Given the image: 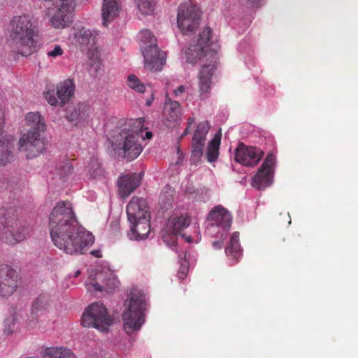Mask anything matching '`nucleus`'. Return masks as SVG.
Listing matches in <instances>:
<instances>
[{
  "label": "nucleus",
  "mask_w": 358,
  "mask_h": 358,
  "mask_svg": "<svg viewBox=\"0 0 358 358\" xmlns=\"http://www.w3.org/2000/svg\"><path fill=\"white\" fill-rule=\"evenodd\" d=\"M49 229L54 245L69 255L83 254L94 243L93 235L79 224L69 201H59L53 208Z\"/></svg>",
  "instance_id": "obj_1"
},
{
  "label": "nucleus",
  "mask_w": 358,
  "mask_h": 358,
  "mask_svg": "<svg viewBox=\"0 0 358 358\" xmlns=\"http://www.w3.org/2000/svg\"><path fill=\"white\" fill-rule=\"evenodd\" d=\"M127 215L130 223V231L127 235L134 241L148 238L150 231V213L147 201L134 196L127 206Z\"/></svg>",
  "instance_id": "obj_2"
},
{
  "label": "nucleus",
  "mask_w": 358,
  "mask_h": 358,
  "mask_svg": "<svg viewBox=\"0 0 358 358\" xmlns=\"http://www.w3.org/2000/svg\"><path fill=\"white\" fill-rule=\"evenodd\" d=\"M10 35L17 52L22 56H28L34 52L36 26L29 15L15 16L10 24Z\"/></svg>",
  "instance_id": "obj_3"
},
{
  "label": "nucleus",
  "mask_w": 358,
  "mask_h": 358,
  "mask_svg": "<svg viewBox=\"0 0 358 358\" xmlns=\"http://www.w3.org/2000/svg\"><path fill=\"white\" fill-rule=\"evenodd\" d=\"M141 127V120H130L116 136L113 145L119 156L127 161H132L141 153L143 147L138 142Z\"/></svg>",
  "instance_id": "obj_4"
},
{
  "label": "nucleus",
  "mask_w": 358,
  "mask_h": 358,
  "mask_svg": "<svg viewBox=\"0 0 358 358\" xmlns=\"http://www.w3.org/2000/svg\"><path fill=\"white\" fill-rule=\"evenodd\" d=\"M146 303L143 293L138 290L132 291L130 294L127 309L122 313L124 327L127 334L139 330L145 322Z\"/></svg>",
  "instance_id": "obj_5"
},
{
  "label": "nucleus",
  "mask_w": 358,
  "mask_h": 358,
  "mask_svg": "<svg viewBox=\"0 0 358 358\" xmlns=\"http://www.w3.org/2000/svg\"><path fill=\"white\" fill-rule=\"evenodd\" d=\"M219 50L220 45L213 41L212 30L208 27L199 34L196 43L191 44L185 50L187 62L195 64L203 57L214 58Z\"/></svg>",
  "instance_id": "obj_6"
},
{
  "label": "nucleus",
  "mask_w": 358,
  "mask_h": 358,
  "mask_svg": "<svg viewBox=\"0 0 358 358\" xmlns=\"http://www.w3.org/2000/svg\"><path fill=\"white\" fill-rule=\"evenodd\" d=\"M29 229L20 225L10 212L0 208V238L8 244L15 245L27 238Z\"/></svg>",
  "instance_id": "obj_7"
},
{
  "label": "nucleus",
  "mask_w": 358,
  "mask_h": 358,
  "mask_svg": "<svg viewBox=\"0 0 358 358\" xmlns=\"http://www.w3.org/2000/svg\"><path fill=\"white\" fill-rule=\"evenodd\" d=\"M113 322V320L108 315L106 306L99 302L90 305L81 319L84 327H94L101 331H107Z\"/></svg>",
  "instance_id": "obj_8"
},
{
  "label": "nucleus",
  "mask_w": 358,
  "mask_h": 358,
  "mask_svg": "<svg viewBox=\"0 0 358 358\" xmlns=\"http://www.w3.org/2000/svg\"><path fill=\"white\" fill-rule=\"evenodd\" d=\"M201 11L196 5L185 3L178 8L177 24L183 34H192L201 20Z\"/></svg>",
  "instance_id": "obj_9"
},
{
  "label": "nucleus",
  "mask_w": 358,
  "mask_h": 358,
  "mask_svg": "<svg viewBox=\"0 0 358 358\" xmlns=\"http://www.w3.org/2000/svg\"><path fill=\"white\" fill-rule=\"evenodd\" d=\"M45 6L48 9L55 6L57 13L50 19L51 24L55 28H64L71 22L69 13L73 9L74 0H44Z\"/></svg>",
  "instance_id": "obj_10"
},
{
  "label": "nucleus",
  "mask_w": 358,
  "mask_h": 358,
  "mask_svg": "<svg viewBox=\"0 0 358 358\" xmlns=\"http://www.w3.org/2000/svg\"><path fill=\"white\" fill-rule=\"evenodd\" d=\"M75 85L72 80L67 79L57 85L56 92L54 90L43 92L45 99L51 106H63L68 103L73 96Z\"/></svg>",
  "instance_id": "obj_11"
},
{
  "label": "nucleus",
  "mask_w": 358,
  "mask_h": 358,
  "mask_svg": "<svg viewBox=\"0 0 358 358\" xmlns=\"http://www.w3.org/2000/svg\"><path fill=\"white\" fill-rule=\"evenodd\" d=\"M208 220L209 222L208 229L213 231L215 228L218 227L219 230L217 234H221V238H222L227 235V231L231 224L232 217L225 208L216 206L209 213Z\"/></svg>",
  "instance_id": "obj_12"
},
{
  "label": "nucleus",
  "mask_w": 358,
  "mask_h": 358,
  "mask_svg": "<svg viewBox=\"0 0 358 358\" xmlns=\"http://www.w3.org/2000/svg\"><path fill=\"white\" fill-rule=\"evenodd\" d=\"M38 130L29 129L19 141V149L30 152L31 157H36L45 150V143L41 138Z\"/></svg>",
  "instance_id": "obj_13"
},
{
  "label": "nucleus",
  "mask_w": 358,
  "mask_h": 358,
  "mask_svg": "<svg viewBox=\"0 0 358 358\" xmlns=\"http://www.w3.org/2000/svg\"><path fill=\"white\" fill-rule=\"evenodd\" d=\"M264 152L257 147L246 146L239 143L235 150V160L246 166L256 165L262 158Z\"/></svg>",
  "instance_id": "obj_14"
},
{
  "label": "nucleus",
  "mask_w": 358,
  "mask_h": 358,
  "mask_svg": "<svg viewBox=\"0 0 358 358\" xmlns=\"http://www.w3.org/2000/svg\"><path fill=\"white\" fill-rule=\"evenodd\" d=\"M17 287V275L8 265L0 266V295L3 297L13 294Z\"/></svg>",
  "instance_id": "obj_15"
},
{
  "label": "nucleus",
  "mask_w": 358,
  "mask_h": 358,
  "mask_svg": "<svg viewBox=\"0 0 358 358\" xmlns=\"http://www.w3.org/2000/svg\"><path fill=\"white\" fill-rule=\"evenodd\" d=\"M145 67L150 71H159L166 63V53L159 50L157 45H151L150 48H142Z\"/></svg>",
  "instance_id": "obj_16"
},
{
  "label": "nucleus",
  "mask_w": 358,
  "mask_h": 358,
  "mask_svg": "<svg viewBox=\"0 0 358 358\" xmlns=\"http://www.w3.org/2000/svg\"><path fill=\"white\" fill-rule=\"evenodd\" d=\"M98 34L96 31L87 29L84 27L78 28L74 33L75 38L80 46L83 52H87L92 56H96L97 54L96 36Z\"/></svg>",
  "instance_id": "obj_17"
},
{
  "label": "nucleus",
  "mask_w": 358,
  "mask_h": 358,
  "mask_svg": "<svg viewBox=\"0 0 358 358\" xmlns=\"http://www.w3.org/2000/svg\"><path fill=\"white\" fill-rule=\"evenodd\" d=\"M92 286L99 292L113 290L120 282L114 273L109 270L97 271Z\"/></svg>",
  "instance_id": "obj_18"
},
{
  "label": "nucleus",
  "mask_w": 358,
  "mask_h": 358,
  "mask_svg": "<svg viewBox=\"0 0 358 358\" xmlns=\"http://www.w3.org/2000/svg\"><path fill=\"white\" fill-rule=\"evenodd\" d=\"M141 176L136 173L122 175L118 179V187L122 197H127L141 183Z\"/></svg>",
  "instance_id": "obj_19"
},
{
  "label": "nucleus",
  "mask_w": 358,
  "mask_h": 358,
  "mask_svg": "<svg viewBox=\"0 0 358 358\" xmlns=\"http://www.w3.org/2000/svg\"><path fill=\"white\" fill-rule=\"evenodd\" d=\"M90 113V106L85 103L69 106L66 110V118L73 125L77 126L85 121Z\"/></svg>",
  "instance_id": "obj_20"
},
{
  "label": "nucleus",
  "mask_w": 358,
  "mask_h": 358,
  "mask_svg": "<svg viewBox=\"0 0 358 358\" xmlns=\"http://www.w3.org/2000/svg\"><path fill=\"white\" fill-rule=\"evenodd\" d=\"M215 69V64L203 65L199 73V87L201 98L205 99L208 97V93L210 87L211 76Z\"/></svg>",
  "instance_id": "obj_21"
},
{
  "label": "nucleus",
  "mask_w": 358,
  "mask_h": 358,
  "mask_svg": "<svg viewBox=\"0 0 358 358\" xmlns=\"http://www.w3.org/2000/svg\"><path fill=\"white\" fill-rule=\"evenodd\" d=\"M190 224V219L185 215H173L169 218L166 224V229L169 232L175 234H182V231Z\"/></svg>",
  "instance_id": "obj_22"
},
{
  "label": "nucleus",
  "mask_w": 358,
  "mask_h": 358,
  "mask_svg": "<svg viewBox=\"0 0 358 358\" xmlns=\"http://www.w3.org/2000/svg\"><path fill=\"white\" fill-rule=\"evenodd\" d=\"M120 6L117 0H103L102 6L103 24L107 27L117 17Z\"/></svg>",
  "instance_id": "obj_23"
},
{
  "label": "nucleus",
  "mask_w": 358,
  "mask_h": 358,
  "mask_svg": "<svg viewBox=\"0 0 358 358\" xmlns=\"http://www.w3.org/2000/svg\"><path fill=\"white\" fill-rule=\"evenodd\" d=\"M272 182V173H271L269 171L259 169L252 179V185L258 189H262L271 185Z\"/></svg>",
  "instance_id": "obj_24"
},
{
  "label": "nucleus",
  "mask_w": 358,
  "mask_h": 358,
  "mask_svg": "<svg viewBox=\"0 0 358 358\" xmlns=\"http://www.w3.org/2000/svg\"><path fill=\"white\" fill-rule=\"evenodd\" d=\"M164 113L169 121L176 122L181 115L180 106L178 101H173L168 96H166Z\"/></svg>",
  "instance_id": "obj_25"
},
{
  "label": "nucleus",
  "mask_w": 358,
  "mask_h": 358,
  "mask_svg": "<svg viewBox=\"0 0 358 358\" xmlns=\"http://www.w3.org/2000/svg\"><path fill=\"white\" fill-rule=\"evenodd\" d=\"M42 358H76L73 352L66 348H47L43 352Z\"/></svg>",
  "instance_id": "obj_26"
},
{
  "label": "nucleus",
  "mask_w": 358,
  "mask_h": 358,
  "mask_svg": "<svg viewBox=\"0 0 358 358\" xmlns=\"http://www.w3.org/2000/svg\"><path fill=\"white\" fill-rule=\"evenodd\" d=\"M27 124L31 126L32 130H38L39 131H44L46 125L44 122L43 117L38 112H30L27 114L25 117Z\"/></svg>",
  "instance_id": "obj_27"
},
{
  "label": "nucleus",
  "mask_w": 358,
  "mask_h": 358,
  "mask_svg": "<svg viewBox=\"0 0 358 358\" xmlns=\"http://www.w3.org/2000/svg\"><path fill=\"white\" fill-rule=\"evenodd\" d=\"M221 136L220 131L208 143L206 157L209 162H215L218 157Z\"/></svg>",
  "instance_id": "obj_28"
},
{
  "label": "nucleus",
  "mask_w": 358,
  "mask_h": 358,
  "mask_svg": "<svg viewBox=\"0 0 358 358\" xmlns=\"http://www.w3.org/2000/svg\"><path fill=\"white\" fill-rule=\"evenodd\" d=\"M225 253L227 256H231L236 262L238 260L241 255L238 232H234L231 235L230 245L225 249Z\"/></svg>",
  "instance_id": "obj_29"
},
{
  "label": "nucleus",
  "mask_w": 358,
  "mask_h": 358,
  "mask_svg": "<svg viewBox=\"0 0 358 358\" xmlns=\"http://www.w3.org/2000/svg\"><path fill=\"white\" fill-rule=\"evenodd\" d=\"M173 189L169 186H165L159 195V204L164 210L171 208L173 202Z\"/></svg>",
  "instance_id": "obj_30"
},
{
  "label": "nucleus",
  "mask_w": 358,
  "mask_h": 358,
  "mask_svg": "<svg viewBox=\"0 0 358 358\" xmlns=\"http://www.w3.org/2000/svg\"><path fill=\"white\" fill-rule=\"evenodd\" d=\"M86 169L87 174L93 179H97L103 174L101 163L97 158L94 157L90 158Z\"/></svg>",
  "instance_id": "obj_31"
},
{
  "label": "nucleus",
  "mask_w": 358,
  "mask_h": 358,
  "mask_svg": "<svg viewBox=\"0 0 358 358\" xmlns=\"http://www.w3.org/2000/svg\"><path fill=\"white\" fill-rule=\"evenodd\" d=\"M210 129V124L208 121L199 123L194 134L192 141L205 143L206 136Z\"/></svg>",
  "instance_id": "obj_32"
},
{
  "label": "nucleus",
  "mask_w": 358,
  "mask_h": 358,
  "mask_svg": "<svg viewBox=\"0 0 358 358\" xmlns=\"http://www.w3.org/2000/svg\"><path fill=\"white\" fill-rule=\"evenodd\" d=\"M136 6L142 15H151L153 13L156 0H134Z\"/></svg>",
  "instance_id": "obj_33"
},
{
  "label": "nucleus",
  "mask_w": 358,
  "mask_h": 358,
  "mask_svg": "<svg viewBox=\"0 0 358 358\" xmlns=\"http://www.w3.org/2000/svg\"><path fill=\"white\" fill-rule=\"evenodd\" d=\"M138 38L143 43L141 48L146 46L150 48L151 45H157V39L152 33L148 29L141 31L138 34Z\"/></svg>",
  "instance_id": "obj_34"
},
{
  "label": "nucleus",
  "mask_w": 358,
  "mask_h": 358,
  "mask_svg": "<svg viewBox=\"0 0 358 358\" xmlns=\"http://www.w3.org/2000/svg\"><path fill=\"white\" fill-rule=\"evenodd\" d=\"M205 143L192 141L191 164L196 165L203 156V149Z\"/></svg>",
  "instance_id": "obj_35"
},
{
  "label": "nucleus",
  "mask_w": 358,
  "mask_h": 358,
  "mask_svg": "<svg viewBox=\"0 0 358 358\" xmlns=\"http://www.w3.org/2000/svg\"><path fill=\"white\" fill-rule=\"evenodd\" d=\"M127 85L130 88L139 93H143L145 90L144 84L134 74L128 76Z\"/></svg>",
  "instance_id": "obj_36"
},
{
  "label": "nucleus",
  "mask_w": 358,
  "mask_h": 358,
  "mask_svg": "<svg viewBox=\"0 0 358 358\" xmlns=\"http://www.w3.org/2000/svg\"><path fill=\"white\" fill-rule=\"evenodd\" d=\"M57 173L61 178H64L73 173V166L67 160L59 164L56 168Z\"/></svg>",
  "instance_id": "obj_37"
},
{
  "label": "nucleus",
  "mask_w": 358,
  "mask_h": 358,
  "mask_svg": "<svg viewBox=\"0 0 358 358\" xmlns=\"http://www.w3.org/2000/svg\"><path fill=\"white\" fill-rule=\"evenodd\" d=\"M275 164V156L272 153H269L266 159H264L262 165L261 166V167L259 168L260 169H262V170H266V171H269L271 173H272V169H273V166Z\"/></svg>",
  "instance_id": "obj_38"
},
{
  "label": "nucleus",
  "mask_w": 358,
  "mask_h": 358,
  "mask_svg": "<svg viewBox=\"0 0 358 358\" xmlns=\"http://www.w3.org/2000/svg\"><path fill=\"white\" fill-rule=\"evenodd\" d=\"M178 234L169 232L166 228L165 234L162 235L163 241L170 247H175L177 243L176 236Z\"/></svg>",
  "instance_id": "obj_39"
},
{
  "label": "nucleus",
  "mask_w": 358,
  "mask_h": 358,
  "mask_svg": "<svg viewBox=\"0 0 358 358\" xmlns=\"http://www.w3.org/2000/svg\"><path fill=\"white\" fill-rule=\"evenodd\" d=\"M187 253L184 254V259H182L180 262V267L178 272V277L180 279H184L185 277L187 275V273L189 270V264L187 261Z\"/></svg>",
  "instance_id": "obj_40"
},
{
  "label": "nucleus",
  "mask_w": 358,
  "mask_h": 358,
  "mask_svg": "<svg viewBox=\"0 0 358 358\" xmlns=\"http://www.w3.org/2000/svg\"><path fill=\"white\" fill-rule=\"evenodd\" d=\"M63 54V50L59 45H55L54 49L48 52V57H56Z\"/></svg>",
  "instance_id": "obj_41"
},
{
  "label": "nucleus",
  "mask_w": 358,
  "mask_h": 358,
  "mask_svg": "<svg viewBox=\"0 0 358 358\" xmlns=\"http://www.w3.org/2000/svg\"><path fill=\"white\" fill-rule=\"evenodd\" d=\"M45 308L43 299L41 298H37L32 305V310L38 311Z\"/></svg>",
  "instance_id": "obj_42"
},
{
  "label": "nucleus",
  "mask_w": 358,
  "mask_h": 358,
  "mask_svg": "<svg viewBox=\"0 0 358 358\" xmlns=\"http://www.w3.org/2000/svg\"><path fill=\"white\" fill-rule=\"evenodd\" d=\"M217 237L220 238V241H216L213 243V246L215 249H220L222 246L223 240H224L227 237V236L221 238V234H217Z\"/></svg>",
  "instance_id": "obj_43"
},
{
  "label": "nucleus",
  "mask_w": 358,
  "mask_h": 358,
  "mask_svg": "<svg viewBox=\"0 0 358 358\" xmlns=\"http://www.w3.org/2000/svg\"><path fill=\"white\" fill-rule=\"evenodd\" d=\"M185 90V87L183 85H180L177 89L173 91V94L176 96H178L182 94Z\"/></svg>",
  "instance_id": "obj_44"
},
{
  "label": "nucleus",
  "mask_w": 358,
  "mask_h": 358,
  "mask_svg": "<svg viewBox=\"0 0 358 358\" xmlns=\"http://www.w3.org/2000/svg\"><path fill=\"white\" fill-rule=\"evenodd\" d=\"M194 117H189L188 119V127H190L194 122Z\"/></svg>",
  "instance_id": "obj_45"
},
{
  "label": "nucleus",
  "mask_w": 358,
  "mask_h": 358,
  "mask_svg": "<svg viewBox=\"0 0 358 358\" xmlns=\"http://www.w3.org/2000/svg\"><path fill=\"white\" fill-rule=\"evenodd\" d=\"M91 254H92V255H94V256H95V257H101V256L99 255V251H98V250H92V251L91 252Z\"/></svg>",
  "instance_id": "obj_46"
},
{
  "label": "nucleus",
  "mask_w": 358,
  "mask_h": 358,
  "mask_svg": "<svg viewBox=\"0 0 358 358\" xmlns=\"http://www.w3.org/2000/svg\"><path fill=\"white\" fill-rule=\"evenodd\" d=\"M189 131V127H187L184 131L183 134L181 135V138L186 136Z\"/></svg>",
  "instance_id": "obj_47"
},
{
  "label": "nucleus",
  "mask_w": 358,
  "mask_h": 358,
  "mask_svg": "<svg viewBox=\"0 0 358 358\" xmlns=\"http://www.w3.org/2000/svg\"><path fill=\"white\" fill-rule=\"evenodd\" d=\"M153 101V97H151L150 99H148L146 100V105L150 106Z\"/></svg>",
  "instance_id": "obj_48"
},
{
  "label": "nucleus",
  "mask_w": 358,
  "mask_h": 358,
  "mask_svg": "<svg viewBox=\"0 0 358 358\" xmlns=\"http://www.w3.org/2000/svg\"><path fill=\"white\" fill-rule=\"evenodd\" d=\"M4 333L6 334L7 335H9L12 333V330H10V328L5 329Z\"/></svg>",
  "instance_id": "obj_49"
},
{
  "label": "nucleus",
  "mask_w": 358,
  "mask_h": 358,
  "mask_svg": "<svg viewBox=\"0 0 358 358\" xmlns=\"http://www.w3.org/2000/svg\"><path fill=\"white\" fill-rule=\"evenodd\" d=\"M152 134L150 131H147L145 134V136L147 138H150L152 137Z\"/></svg>",
  "instance_id": "obj_50"
},
{
  "label": "nucleus",
  "mask_w": 358,
  "mask_h": 358,
  "mask_svg": "<svg viewBox=\"0 0 358 358\" xmlns=\"http://www.w3.org/2000/svg\"><path fill=\"white\" fill-rule=\"evenodd\" d=\"M80 274V271H77L75 273L74 277H78Z\"/></svg>",
  "instance_id": "obj_51"
},
{
  "label": "nucleus",
  "mask_w": 358,
  "mask_h": 358,
  "mask_svg": "<svg viewBox=\"0 0 358 358\" xmlns=\"http://www.w3.org/2000/svg\"><path fill=\"white\" fill-rule=\"evenodd\" d=\"M6 322H10V323H13L12 321L9 320H6Z\"/></svg>",
  "instance_id": "obj_52"
},
{
  "label": "nucleus",
  "mask_w": 358,
  "mask_h": 358,
  "mask_svg": "<svg viewBox=\"0 0 358 358\" xmlns=\"http://www.w3.org/2000/svg\"><path fill=\"white\" fill-rule=\"evenodd\" d=\"M190 239H191V238H190V237H188L187 241H190Z\"/></svg>",
  "instance_id": "obj_53"
}]
</instances>
